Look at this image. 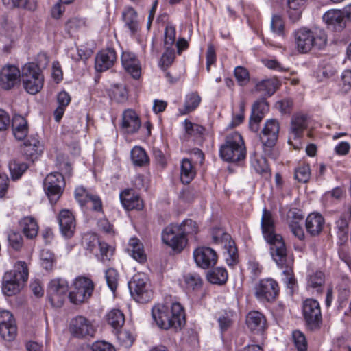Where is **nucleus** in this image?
<instances>
[{
	"label": "nucleus",
	"mask_w": 351,
	"mask_h": 351,
	"mask_svg": "<svg viewBox=\"0 0 351 351\" xmlns=\"http://www.w3.org/2000/svg\"><path fill=\"white\" fill-rule=\"evenodd\" d=\"M261 227L264 239L270 245L274 261L281 265L285 264V244L281 235L276 233L272 213L265 208L263 210Z\"/></svg>",
	"instance_id": "nucleus-1"
},
{
	"label": "nucleus",
	"mask_w": 351,
	"mask_h": 351,
	"mask_svg": "<svg viewBox=\"0 0 351 351\" xmlns=\"http://www.w3.org/2000/svg\"><path fill=\"white\" fill-rule=\"evenodd\" d=\"M152 315L157 326L165 330L180 328L185 323L184 309L178 302L157 304L152 308Z\"/></svg>",
	"instance_id": "nucleus-2"
},
{
	"label": "nucleus",
	"mask_w": 351,
	"mask_h": 351,
	"mask_svg": "<svg viewBox=\"0 0 351 351\" xmlns=\"http://www.w3.org/2000/svg\"><path fill=\"white\" fill-rule=\"evenodd\" d=\"M294 36L297 49L301 53L323 49L328 40L325 31L318 27L300 28L295 32Z\"/></svg>",
	"instance_id": "nucleus-3"
},
{
	"label": "nucleus",
	"mask_w": 351,
	"mask_h": 351,
	"mask_svg": "<svg viewBox=\"0 0 351 351\" xmlns=\"http://www.w3.org/2000/svg\"><path fill=\"white\" fill-rule=\"evenodd\" d=\"M29 276L27 264L23 261L17 262L14 269L4 274L2 280V291L8 296L18 293L27 280Z\"/></svg>",
	"instance_id": "nucleus-4"
},
{
	"label": "nucleus",
	"mask_w": 351,
	"mask_h": 351,
	"mask_svg": "<svg viewBox=\"0 0 351 351\" xmlns=\"http://www.w3.org/2000/svg\"><path fill=\"white\" fill-rule=\"evenodd\" d=\"M220 157L226 162H236L246 156V148L241 135L234 132L228 134L219 148Z\"/></svg>",
	"instance_id": "nucleus-5"
},
{
	"label": "nucleus",
	"mask_w": 351,
	"mask_h": 351,
	"mask_svg": "<svg viewBox=\"0 0 351 351\" xmlns=\"http://www.w3.org/2000/svg\"><path fill=\"white\" fill-rule=\"evenodd\" d=\"M21 79L24 89L29 94L35 95L43 87L42 71L34 62L26 63L21 67Z\"/></svg>",
	"instance_id": "nucleus-6"
},
{
	"label": "nucleus",
	"mask_w": 351,
	"mask_h": 351,
	"mask_svg": "<svg viewBox=\"0 0 351 351\" xmlns=\"http://www.w3.org/2000/svg\"><path fill=\"white\" fill-rule=\"evenodd\" d=\"M279 130L278 121L275 119H270L265 122L260 134V140L265 154L272 158L276 157L274 147L278 138Z\"/></svg>",
	"instance_id": "nucleus-7"
},
{
	"label": "nucleus",
	"mask_w": 351,
	"mask_h": 351,
	"mask_svg": "<svg viewBox=\"0 0 351 351\" xmlns=\"http://www.w3.org/2000/svg\"><path fill=\"white\" fill-rule=\"evenodd\" d=\"M132 295L138 302L145 303L152 298L147 276L143 273L135 274L128 282Z\"/></svg>",
	"instance_id": "nucleus-8"
},
{
	"label": "nucleus",
	"mask_w": 351,
	"mask_h": 351,
	"mask_svg": "<svg viewBox=\"0 0 351 351\" xmlns=\"http://www.w3.org/2000/svg\"><path fill=\"white\" fill-rule=\"evenodd\" d=\"M64 186L65 181L62 173H51L46 176L43 182V187L52 204H56L60 198Z\"/></svg>",
	"instance_id": "nucleus-9"
},
{
	"label": "nucleus",
	"mask_w": 351,
	"mask_h": 351,
	"mask_svg": "<svg viewBox=\"0 0 351 351\" xmlns=\"http://www.w3.org/2000/svg\"><path fill=\"white\" fill-rule=\"evenodd\" d=\"M162 240L165 244L173 250L180 252L186 245L188 239L181 232L178 224L171 223L162 232Z\"/></svg>",
	"instance_id": "nucleus-10"
},
{
	"label": "nucleus",
	"mask_w": 351,
	"mask_h": 351,
	"mask_svg": "<svg viewBox=\"0 0 351 351\" xmlns=\"http://www.w3.org/2000/svg\"><path fill=\"white\" fill-rule=\"evenodd\" d=\"M94 289L92 280L86 277H79L73 282L69 298L73 304H79L89 298Z\"/></svg>",
	"instance_id": "nucleus-11"
},
{
	"label": "nucleus",
	"mask_w": 351,
	"mask_h": 351,
	"mask_svg": "<svg viewBox=\"0 0 351 351\" xmlns=\"http://www.w3.org/2000/svg\"><path fill=\"white\" fill-rule=\"evenodd\" d=\"M278 293V285L272 278L262 279L254 287V295L261 302H274Z\"/></svg>",
	"instance_id": "nucleus-12"
},
{
	"label": "nucleus",
	"mask_w": 351,
	"mask_h": 351,
	"mask_svg": "<svg viewBox=\"0 0 351 351\" xmlns=\"http://www.w3.org/2000/svg\"><path fill=\"white\" fill-rule=\"evenodd\" d=\"M302 313L306 324L314 329L322 322V313L319 303L314 299H306L303 302Z\"/></svg>",
	"instance_id": "nucleus-13"
},
{
	"label": "nucleus",
	"mask_w": 351,
	"mask_h": 351,
	"mask_svg": "<svg viewBox=\"0 0 351 351\" xmlns=\"http://www.w3.org/2000/svg\"><path fill=\"white\" fill-rule=\"evenodd\" d=\"M68 291V285L64 280H52L48 286V298L54 307H61L66 298Z\"/></svg>",
	"instance_id": "nucleus-14"
},
{
	"label": "nucleus",
	"mask_w": 351,
	"mask_h": 351,
	"mask_svg": "<svg viewBox=\"0 0 351 351\" xmlns=\"http://www.w3.org/2000/svg\"><path fill=\"white\" fill-rule=\"evenodd\" d=\"M69 329L71 334L77 338L93 337L95 332L92 323L82 315L76 316L71 320Z\"/></svg>",
	"instance_id": "nucleus-15"
},
{
	"label": "nucleus",
	"mask_w": 351,
	"mask_h": 351,
	"mask_svg": "<svg viewBox=\"0 0 351 351\" xmlns=\"http://www.w3.org/2000/svg\"><path fill=\"white\" fill-rule=\"evenodd\" d=\"M193 258L197 265L202 269L215 266L218 258L216 252L208 247H199L195 250Z\"/></svg>",
	"instance_id": "nucleus-16"
},
{
	"label": "nucleus",
	"mask_w": 351,
	"mask_h": 351,
	"mask_svg": "<svg viewBox=\"0 0 351 351\" xmlns=\"http://www.w3.org/2000/svg\"><path fill=\"white\" fill-rule=\"evenodd\" d=\"M21 69L11 64L4 66L0 71V86L4 90H10L20 80Z\"/></svg>",
	"instance_id": "nucleus-17"
},
{
	"label": "nucleus",
	"mask_w": 351,
	"mask_h": 351,
	"mask_svg": "<svg viewBox=\"0 0 351 351\" xmlns=\"http://www.w3.org/2000/svg\"><path fill=\"white\" fill-rule=\"evenodd\" d=\"M268 110L269 105L264 98L258 99L253 104L249 121V128L251 131L254 132L258 131L259 124Z\"/></svg>",
	"instance_id": "nucleus-18"
},
{
	"label": "nucleus",
	"mask_w": 351,
	"mask_h": 351,
	"mask_svg": "<svg viewBox=\"0 0 351 351\" xmlns=\"http://www.w3.org/2000/svg\"><path fill=\"white\" fill-rule=\"evenodd\" d=\"M117 56L114 49L107 48L97 53L95 67L97 71L103 72L110 69L116 62Z\"/></svg>",
	"instance_id": "nucleus-19"
},
{
	"label": "nucleus",
	"mask_w": 351,
	"mask_h": 351,
	"mask_svg": "<svg viewBox=\"0 0 351 351\" xmlns=\"http://www.w3.org/2000/svg\"><path fill=\"white\" fill-rule=\"evenodd\" d=\"M60 230L65 238H71L75 230V220L71 212L67 209L62 210L58 217Z\"/></svg>",
	"instance_id": "nucleus-20"
},
{
	"label": "nucleus",
	"mask_w": 351,
	"mask_h": 351,
	"mask_svg": "<svg viewBox=\"0 0 351 351\" xmlns=\"http://www.w3.org/2000/svg\"><path fill=\"white\" fill-rule=\"evenodd\" d=\"M247 328L256 333H263L267 328L266 318L263 313L257 311H252L246 316Z\"/></svg>",
	"instance_id": "nucleus-21"
},
{
	"label": "nucleus",
	"mask_w": 351,
	"mask_h": 351,
	"mask_svg": "<svg viewBox=\"0 0 351 351\" xmlns=\"http://www.w3.org/2000/svg\"><path fill=\"white\" fill-rule=\"evenodd\" d=\"M141 125V120L134 110L128 109L123 112L121 126L125 132L134 134L139 130Z\"/></svg>",
	"instance_id": "nucleus-22"
},
{
	"label": "nucleus",
	"mask_w": 351,
	"mask_h": 351,
	"mask_svg": "<svg viewBox=\"0 0 351 351\" xmlns=\"http://www.w3.org/2000/svg\"><path fill=\"white\" fill-rule=\"evenodd\" d=\"M121 63L125 71L137 79L141 75V65L136 56L129 51H124L121 55Z\"/></svg>",
	"instance_id": "nucleus-23"
},
{
	"label": "nucleus",
	"mask_w": 351,
	"mask_h": 351,
	"mask_svg": "<svg viewBox=\"0 0 351 351\" xmlns=\"http://www.w3.org/2000/svg\"><path fill=\"white\" fill-rule=\"evenodd\" d=\"M43 146L35 136H30L24 142L23 147V154L32 161L36 159L43 152Z\"/></svg>",
	"instance_id": "nucleus-24"
},
{
	"label": "nucleus",
	"mask_w": 351,
	"mask_h": 351,
	"mask_svg": "<svg viewBox=\"0 0 351 351\" xmlns=\"http://www.w3.org/2000/svg\"><path fill=\"white\" fill-rule=\"evenodd\" d=\"M120 199L125 210H141L143 208V201L131 189H126L121 192Z\"/></svg>",
	"instance_id": "nucleus-25"
},
{
	"label": "nucleus",
	"mask_w": 351,
	"mask_h": 351,
	"mask_svg": "<svg viewBox=\"0 0 351 351\" xmlns=\"http://www.w3.org/2000/svg\"><path fill=\"white\" fill-rule=\"evenodd\" d=\"M324 224V219L319 213H311L306 219L305 226L306 231L313 237L317 236L321 233Z\"/></svg>",
	"instance_id": "nucleus-26"
},
{
	"label": "nucleus",
	"mask_w": 351,
	"mask_h": 351,
	"mask_svg": "<svg viewBox=\"0 0 351 351\" xmlns=\"http://www.w3.org/2000/svg\"><path fill=\"white\" fill-rule=\"evenodd\" d=\"M308 0H287V12L289 19L293 22L298 21L302 16Z\"/></svg>",
	"instance_id": "nucleus-27"
},
{
	"label": "nucleus",
	"mask_w": 351,
	"mask_h": 351,
	"mask_svg": "<svg viewBox=\"0 0 351 351\" xmlns=\"http://www.w3.org/2000/svg\"><path fill=\"white\" fill-rule=\"evenodd\" d=\"M12 128L13 134L17 140H23L27 134V121L21 115H15L13 117Z\"/></svg>",
	"instance_id": "nucleus-28"
},
{
	"label": "nucleus",
	"mask_w": 351,
	"mask_h": 351,
	"mask_svg": "<svg viewBox=\"0 0 351 351\" xmlns=\"http://www.w3.org/2000/svg\"><path fill=\"white\" fill-rule=\"evenodd\" d=\"M19 226L27 238L33 239L37 236L38 225L34 217L30 216L23 217L19 221Z\"/></svg>",
	"instance_id": "nucleus-29"
},
{
	"label": "nucleus",
	"mask_w": 351,
	"mask_h": 351,
	"mask_svg": "<svg viewBox=\"0 0 351 351\" xmlns=\"http://www.w3.org/2000/svg\"><path fill=\"white\" fill-rule=\"evenodd\" d=\"M344 12L340 10H330L323 16V20L330 25H333L335 29H342L344 26Z\"/></svg>",
	"instance_id": "nucleus-30"
},
{
	"label": "nucleus",
	"mask_w": 351,
	"mask_h": 351,
	"mask_svg": "<svg viewBox=\"0 0 351 351\" xmlns=\"http://www.w3.org/2000/svg\"><path fill=\"white\" fill-rule=\"evenodd\" d=\"M201 97L197 92L186 95L183 108L179 109L180 114H186L195 110L201 102Z\"/></svg>",
	"instance_id": "nucleus-31"
},
{
	"label": "nucleus",
	"mask_w": 351,
	"mask_h": 351,
	"mask_svg": "<svg viewBox=\"0 0 351 351\" xmlns=\"http://www.w3.org/2000/svg\"><path fill=\"white\" fill-rule=\"evenodd\" d=\"M128 252L133 257L140 263H143L146 260V255L143 250L142 243L137 238H132L129 241Z\"/></svg>",
	"instance_id": "nucleus-32"
},
{
	"label": "nucleus",
	"mask_w": 351,
	"mask_h": 351,
	"mask_svg": "<svg viewBox=\"0 0 351 351\" xmlns=\"http://www.w3.org/2000/svg\"><path fill=\"white\" fill-rule=\"evenodd\" d=\"M195 174L196 172L192 165L191 160L188 158H184L181 163V182L184 184H189L195 178Z\"/></svg>",
	"instance_id": "nucleus-33"
},
{
	"label": "nucleus",
	"mask_w": 351,
	"mask_h": 351,
	"mask_svg": "<svg viewBox=\"0 0 351 351\" xmlns=\"http://www.w3.org/2000/svg\"><path fill=\"white\" fill-rule=\"evenodd\" d=\"M306 117L304 114H295L291 119V132L294 138L299 137L306 128Z\"/></svg>",
	"instance_id": "nucleus-34"
},
{
	"label": "nucleus",
	"mask_w": 351,
	"mask_h": 351,
	"mask_svg": "<svg viewBox=\"0 0 351 351\" xmlns=\"http://www.w3.org/2000/svg\"><path fill=\"white\" fill-rule=\"evenodd\" d=\"M108 324L114 329L119 330L125 323V316L119 309L111 310L106 315Z\"/></svg>",
	"instance_id": "nucleus-35"
},
{
	"label": "nucleus",
	"mask_w": 351,
	"mask_h": 351,
	"mask_svg": "<svg viewBox=\"0 0 351 351\" xmlns=\"http://www.w3.org/2000/svg\"><path fill=\"white\" fill-rule=\"evenodd\" d=\"M207 279L212 284L223 285L228 279L227 271L221 267L215 268L208 272Z\"/></svg>",
	"instance_id": "nucleus-36"
},
{
	"label": "nucleus",
	"mask_w": 351,
	"mask_h": 351,
	"mask_svg": "<svg viewBox=\"0 0 351 351\" xmlns=\"http://www.w3.org/2000/svg\"><path fill=\"white\" fill-rule=\"evenodd\" d=\"M251 164L255 171L260 174H269V167L265 158L258 157L254 152L250 156Z\"/></svg>",
	"instance_id": "nucleus-37"
},
{
	"label": "nucleus",
	"mask_w": 351,
	"mask_h": 351,
	"mask_svg": "<svg viewBox=\"0 0 351 351\" xmlns=\"http://www.w3.org/2000/svg\"><path fill=\"white\" fill-rule=\"evenodd\" d=\"M131 160L135 166L142 167L149 163L145 151L141 147H134L130 152Z\"/></svg>",
	"instance_id": "nucleus-38"
},
{
	"label": "nucleus",
	"mask_w": 351,
	"mask_h": 351,
	"mask_svg": "<svg viewBox=\"0 0 351 351\" xmlns=\"http://www.w3.org/2000/svg\"><path fill=\"white\" fill-rule=\"evenodd\" d=\"M123 17L125 25L132 32H135L138 29L137 13L134 8L129 7L123 13Z\"/></svg>",
	"instance_id": "nucleus-39"
},
{
	"label": "nucleus",
	"mask_w": 351,
	"mask_h": 351,
	"mask_svg": "<svg viewBox=\"0 0 351 351\" xmlns=\"http://www.w3.org/2000/svg\"><path fill=\"white\" fill-rule=\"evenodd\" d=\"M178 226L181 228V232L185 238L195 237L199 230L197 223L191 219L184 220Z\"/></svg>",
	"instance_id": "nucleus-40"
},
{
	"label": "nucleus",
	"mask_w": 351,
	"mask_h": 351,
	"mask_svg": "<svg viewBox=\"0 0 351 351\" xmlns=\"http://www.w3.org/2000/svg\"><path fill=\"white\" fill-rule=\"evenodd\" d=\"M255 90L264 97H270L275 93L276 88L273 80H263L256 84Z\"/></svg>",
	"instance_id": "nucleus-41"
},
{
	"label": "nucleus",
	"mask_w": 351,
	"mask_h": 351,
	"mask_svg": "<svg viewBox=\"0 0 351 351\" xmlns=\"http://www.w3.org/2000/svg\"><path fill=\"white\" fill-rule=\"evenodd\" d=\"M285 264L284 265H280L278 263L276 264L278 267L283 268L285 267V269L283 271V274L285 275V282L287 283V286L290 288H292L293 286L295 283V280L293 275V271L291 269V265L293 264V260L287 257V250L285 251Z\"/></svg>",
	"instance_id": "nucleus-42"
},
{
	"label": "nucleus",
	"mask_w": 351,
	"mask_h": 351,
	"mask_svg": "<svg viewBox=\"0 0 351 351\" xmlns=\"http://www.w3.org/2000/svg\"><path fill=\"white\" fill-rule=\"evenodd\" d=\"M101 242L95 234H87L83 238L85 248L94 254L98 252Z\"/></svg>",
	"instance_id": "nucleus-43"
},
{
	"label": "nucleus",
	"mask_w": 351,
	"mask_h": 351,
	"mask_svg": "<svg viewBox=\"0 0 351 351\" xmlns=\"http://www.w3.org/2000/svg\"><path fill=\"white\" fill-rule=\"evenodd\" d=\"M113 255V249L108 243L105 242H101L100 245L98 248V252L95 254V256L102 263H106L109 261Z\"/></svg>",
	"instance_id": "nucleus-44"
},
{
	"label": "nucleus",
	"mask_w": 351,
	"mask_h": 351,
	"mask_svg": "<svg viewBox=\"0 0 351 351\" xmlns=\"http://www.w3.org/2000/svg\"><path fill=\"white\" fill-rule=\"evenodd\" d=\"M165 47V51L162 55L159 62V65L163 71L167 69V68L172 64L176 58L175 51L172 47Z\"/></svg>",
	"instance_id": "nucleus-45"
},
{
	"label": "nucleus",
	"mask_w": 351,
	"mask_h": 351,
	"mask_svg": "<svg viewBox=\"0 0 351 351\" xmlns=\"http://www.w3.org/2000/svg\"><path fill=\"white\" fill-rule=\"evenodd\" d=\"M294 177L300 182H307L311 177L309 165L306 164L299 165L295 170Z\"/></svg>",
	"instance_id": "nucleus-46"
},
{
	"label": "nucleus",
	"mask_w": 351,
	"mask_h": 351,
	"mask_svg": "<svg viewBox=\"0 0 351 351\" xmlns=\"http://www.w3.org/2000/svg\"><path fill=\"white\" fill-rule=\"evenodd\" d=\"M27 165L24 162H19L14 160L10 162L9 169L11 177L13 180L19 179L27 170Z\"/></svg>",
	"instance_id": "nucleus-47"
},
{
	"label": "nucleus",
	"mask_w": 351,
	"mask_h": 351,
	"mask_svg": "<svg viewBox=\"0 0 351 351\" xmlns=\"http://www.w3.org/2000/svg\"><path fill=\"white\" fill-rule=\"evenodd\" d=\"M105 278L108 287L112 292H115L119 281V274L113 268H109L105 271Z\"/></svg>",
	"instance_id": "nucleus-48"
},
{
	"label": "nucleus",
	"mask_w": 351,
	"mask_h": 351,
	"mask_svg": "<svg viewBox=\"0 0 351 351\" xmlns=\"http://www.w3.org/2000/svg\"><path fill=\"white\" fill-rule=\"evenodd\" d=\"M304 219V215L301 210L293 208L289 210L287 214V220L289 226L295 224H301Z\"/></svg>",
	"instance_id": "nucleus-49"
},
{
	"label": "nucleus",
	"mask_w": 351,
	"mask_h": 351,
	"mask_svg": "<svg viewBox=\"0 0 351 351\" xmlns=\"http://www.w3.org/2000/svg\"><path fill=\"white\" fill-rule=\"evenodd\" d=\"M41 264L46 270H51L55 263V256L50 250L43 249L40 252Z\"/></svg>",
	"instance_id": "nucleus-50"
},
{
	"label": "nucleus",
	"mask_w": 351,
	"mask_h": 351,
	"mask_svg": "<svg viewBox=\"0 0 351 351\" xmlns=\"http://www.w3.org/2000/svg\"><path fill=\"white\" fill-rule=\"evenodd\" d=\"M271 29L278 36L285 35V24L282 18L279 15H274L271 21Z\"/></svg>",
	"instance_id": "nucleus-51"
},
{
	"label": "nucleus",
	"mask_w": 351,
	"mask_h": 351,
	"mask_svg": "<svg viewBox=\"0 0 351 351\" xmlns=\"http://www.w3.org/2000/svg\"><path fill=\"white\" fill-rule=\"evenodd\" d=\"M184 282L187 288L193 290H197L202 285V280L197 274H187L184 276Z\"/></svg>",
	"instance_id": "nucleus-52"
},
{
	"label": "nucleus",
	"mask_w": 351,
	"mask_h": 351,
	"mask_svg": "<svg viewBox=\"0 0 351 351\" xmlns=\"http://www.w3.org/2000/svg\"><path fill=\"white\" fill-rule=\"evenodd\" d=\"M325 282L324 274L321 271H317L310 275L308 279V286L312 288H317L318 291Z\"/></svg>",
	"instance_id": "nucleus-53"
},
{
	"label": "nucleus",
	"mask_w": 351,
	"mask_h": 351,
	"mask_svg": "<svg viewBox=\"0 0 351 351\" xmlns=\"http://www.w3.org/2000/svg\"><path fill=\"white\" fill-rule=\"evenodd\" d=\"M234 74L238 84L241 86H245L250 81L249 72L243 66H237L234 69Z\"/></svg>",
	"instance_id": "nucleus-54"
},
{
	"label": "nucleus",
	"mask_w": 351,
	"mask_h": 351,
	"mask_svg": "<svg viewBox=\"0 0 351 351\" xmlns=\"http://www.w3.org/2000/svg\"><path fill=\"white\" fill-rule=\"evenodd\" d=\"M92 195L83 186L77 187L75 191V197L81 206H86Z\"/></svg>",
	"instance_id": "nucleus-55"
},
{
	"label": "nucleus",
	"mask_w": 351,
	"mask_h": 351,
	"mask_svg": "<svg viewBox=\"0 0 351 351\" xmlns=\"http://www.w3.org/2000/svg\"><path fill=\"white\" fill-rule=\"evenodd\" d=\"M117 330V339L119 343L125 348L130 347L134 340L132 334L128 330Z\"/></svg>",
	"instance_id": "nucleus-56"
},
{
	"label": "nucleus",
	"mask_w": 351,
	"mask_h": 351,
	"mask_svg": "<svg viewBox=\"0 0 351 351\" xmlns=\"http://www.w3.org/2000/svg\"><path fill=\"white\" fill-rule=\"evenodd\" d=\"M17 335V326L5 325L0 326L1 337L8 341H11L15 339Z\"/></svg>",
	"instance_id": "nucleus-57"
},
{
	"label": "nucleus",
	"mask_w": 351,
	"mask_h": 351,
	"mask_svg": "<svg viewBox=\"0 0 351 351\" xmlns=\"http://www.w3.org/2000/svg\"><path fill=\"white\" fill-rule=\"evenodd\" d=\"M176 30L171 24H167L165 29V47H172L176 41Z\"/></svg>",
	"instance_id": "nucleus-58"
},
{
	"label": "nucleus",
	"mask_w": 351,
	"mask_h": 351,
	"mask_svg": "<svg viewBox=\"0 0 351 351\" xmlns=\"http://www.w3.org/2000/svg\"><path fill=\"white\" fill-rule=\"evenodd\" d=\"M85 25V21L82 19L74 17L67 21L65 29L68 34H71Z\"/></svg>",
	"instance_id": "nucleus-59"
},
{
	"label": "nucleus",
	"mask_w": 351,
	"mask_h": 351,
	"mask_svg": "<svg viewBox=\"0 0 351 351\" xmlns=\"http://www.w3.org/2000/svg\"><path fill=\"white\" fill-rule=\"evenodd\" d=\"M293 339L295 346L298 351L307 350V341L303 333L299 330L293 331Z\"/></svg>",
	"instance_id": "nucleus-60"
},
{
	"label": "nucleus",
	"mask_w": 351,
	"mask_h": 351,
	"mask_svg": "<svg viewBox=\"0 0 351 351\" xmlns=\"http://www.w3.org/2000/svg\"><path fill=\"white\" fill-rule=\"evenodd\" d=\"M5 325L16 326V324L13 315L8 311L3 310L0 311V326Z\"/></svg>",
	"instance_id": "nucleus-61"
},
{
	"label": "nucleus",
	"mask_w": 351,
	"mask_h": 351,
	"mask_svg": "<svg viewBox=\"0 0 351 351\" xmlns=\"http://www.w3.org/2000/svg\"><path fill=\"white\" fill-rule=\"evenodd\" d=\"M10 245L16 250H19L23 245V238L18 232H11L8 235Z\"/></svg>",
	"instance_id": "nucleus-62"
},
{
	"label": "nucleus",
	"mask_w": 351,
	"mask_h": 351,
	"mask_svg": "<svg viewBox=\"0 0 351 351\" xmlns=\"http://www.w3.org/2000/svg\"><path fill=\"white\" fill-rule=\"evenodd\" d=\"M232 315L230 313H224L218 318L220 329L222 332L227 330L232 325Z\"/></svg>",
	"instance_id": "nucleus-63"
},
{
	"label": "nucleus",
	"mask_w": 351,
	"mask_h": 351,
	"mask_svg": "<svg viewBox=\"0 0 351 351\" xmlns=\"http://www.w3.org/2000/svg\"><path fill=\"white\" fill-rule=\"evenodd\" d=\"M227 253L228 255V257L226 258L228 263L229 265L235 264L238 258V252L233 241H229Z\"/></svg>",
	"instance_id": "nucleus-64"
}]
</instances>
